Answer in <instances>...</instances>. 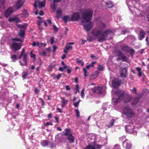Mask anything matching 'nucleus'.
Wrapping results in <instances>:
<instances>
[{"mask_svg": "<svg viewBox=\"0 0 149 149\" xmlns=\"http://www.w3.org/2000/svg\"><path fill=\"white\" fill-rule=\"evenodd\" d=\"M120 93L122 100H123L125 103L130 102L131 100V97L129 95L122 92L120 91Z\"/></svg>", "mask_w": 149, "mask_h": 149, "instance_id": "7", "label": "nucleus"}, {"mask_svg": "<svg viewBox=\"0 0 149 149\" xmlns=\"http://www.w3.org/2000/svg\"><path fill=\"white\" fill-rule=\"evenodd\" d=\"M41 144L43 146L45 147L48 145V141L47 140H43L41 142Z\"/></svg>", "mask_w": 149, "mask_h": 149, "instance_id": "28", "label": "nucleus"}, {"mask_svg": "<svg viewBox=\"0 0 149 149\" xmlns=\"http://www.w3.org/2000/svg\"><path fill=\"white\" fill-rule=\"evenodd\" d=\"M16 21L17 22H20V21L19 20V18L16 17H10L9 19V21L10 22H12L13 21Z\"/></svg>", "mask_w": 149, "mask_h": 149, "instance_id": "21", "label": "nucleus"}, {"mask_svg": "<svg viewBox=\"0 0 149 149\" xmlns=\"http://www.w3.org/2000/svg\"><path fill=\"white\" fill-rule=\"evenodd\" d=\"M113 149H121L120 148V146L118 145H116Z\"/></svg>", "mask_w": 149, "mask_h": 149, "instance_id": "61", "label": "nucleus"}, {"mask_svg": "<svg viewBox=\"0 0 149 149\" xmlns=\"http://www.w3.org/2000/svg\"><path fill=\"white\" fill-rule=\"evenodd\" d=\"M53 29L55 31H58V29L55 25H53Z\"/></svg>", "mask_w": 149, "mask_h": 149, "instance_id": "62", "label": "nucleus"}, {"mask_svg": "<svg viewBox=\"0 0 149 149\" xmlns=\"http://www.w3.org/2000/svg\"><path fill=\"white\" fill-rule=\"evenodd\" d=\"M22 46V43H19L15 42H13L12 43L10 46V48L13 51L16 53L17 50L21 48Z\"/></svg>", "mask_w": 149, "mask_h": 149, "instance_id": "6", "label": "nucleus"}, {"mask_svg": "<svg viewBox=\"0 0 149 149\" xmlns=\"http://www.w3.org/2000/svg\"><path fill=\"white\" fill-rule=\"evenodd\" d=\"M116 120L114 119H112L110 121V123L107 125V126L109 128L111 127L112 126L115 122Z\"/></svg>", "mask_w": 149, "mask_h": 149, "instance_id": "27", "label": "nucleus"}, {"mask_svg": "<svg viewBox=\"0 0 149 149\" xmlns=\"http://www.w3.org/2000/svg\"><path fill=\"white\" fill-rule=\"evenodd\" d=\"M30 55L31 57L33 58L34 59V61H35L36 60V55L34 54H33L32 51L30 53Z\"/></svg>", "mask_w": 149, "mask_h": 149, "instance_id": "42", "label": "nucleus"}, {"mask_svg": "<svg viewBox=\"0 0 149 149\" xmlns=\"http://www.w3.org/2000/svg\"><path fill=\"white\" fill-rule=\"evenodd\" d=\"M74 44V42H70L69 43L67 44L66 45L65 48L64 49V52L65 53L67 54L68 53V51L70 49H72V47L71 46V45Z\"/></svg>", "mask_w": 149, "mask_h": 149, "instance_id": "14", "label": "nucleus"}, {"mask_svg": "<svg viewBox=\"0 0 149 149\" xmlns=\"http://www.w3.org/2000/svg\"><path fill=\"white\" fill-rule=\"evenodd\" d=\"M102 87L100 86L95 87L94 89V92L97 93H99L102 92Z\"/></svg>", "mask_w": 149, "mask_h": 149, "instance_id": "19", "label": "nucleus"}, {"mask_svg": "<svg viewBox=\"0 0 149 149\" xmlns=\"http://www.w3.org/2000/svg\"><path fill=\"white\" fill-rule=\"evenodd\" d=\"M61 76V74H58V75L56 76L55 77H54V78H55L57 80H58L60 79Z\"/></svg>", "mask_w": 149, "mask_h": 149, "instance_id": "56", "label": "nucleus"}, {"mask_svg": "<svg viewBox=\"0 0 149 149\" xmlns=\"http://www.w3.org/2000/svg\"><path fill=\"white\" fill-rule=\"evenodd\" d=\"M62 101V104L66 105L67 104V102L68 100H66L64 98H61Z\"/></svg>", "mask_w": 149, "mask_h": 149, "instance_id": "46", "label": "nucleus"}, {"mask_svg": "<svg viewBox=\"0 0 149 149\" xmlns=\"http://www.w3.org/2000/svg\"><path fill=\"white\" fill-rule=\"evenodd\" d=\"M75 111L76 112V116L77 117H79V111L78 109H76Z\"/></svg>", "mask_w": 149, "mask_h": 149, "instance_id": "59", "label": "nucleus"}, {"mask_svg": "<svg viewBox=\"0 0 149 149\" xmlns=\"http://www.w3.org/2000/svg\"><path fill=\"white\" fill-rule=\"evenodd\" d=\"M122 59L123 61L127 62L128 58L125 55H123L122 57Z\"/></svg>", "mask_w": 149, "mask_h": 149, "instance_id": "39", "label": "nucleus"}, {"mask_svg": "<svg viewBox=\"0 0 149 149\" xmlns=\"http://www.w3.org/2000/svg\"><path fill=\"white\" fill-rule=\"evenodd\" d=\"M85 149H95V147L89 144L86 146Z\"/></svg>", "mask_w": 149, "mask_h": 149, "instance_id": "37", "label": "nucleus"}, {"mask_svg": "<svg viewBox=\"0 0 149 149\" xmlns=\"http://www.w3.org/2000/svg\"><path fill=\"white\" fill-rule=\"evenodd\" d=\"M45 0H44L42 2H40L39 7L40 8L44 7L45 6Z\"/></svg>", "mask_w": 149, "mask_h": 149, "instance_id": "31", "label": "nucleus"}, {"mask_svg": "<svg viewBox=\"0 0 149 149\" xmlns=\"http://www.w3.org/2000/svg\"><path fill=\"white\" fill-rule=\"evenodd\" d=\"M62 13V11L61 10H57L56 11V17L59 19L61 17Z\"/></svg>", "mask_w": 149, "mask_h": 149, "instance_id": "29", "label": "nucleus"}, {"mask_svg": "<svg viewBox=\"0 0 149 149\" xmlns=\"http://www.w3.org/2000/svg\"><path fill=\"white\" fill-rule=\"evenodd\" d=\"M124 115L128 118H132L135 115V113L133 110L128 106L125 107L123 110V113L122 115L123 118H125Z\"/></svg>", "mask_w": 149, "mask_h": 149, "instance_id": "5", "label": "nucleus"}, {"mask_svg": "<svg viewBox=\"0 0 149 149\" xmlns=\"http://www.w3.org/2000/svg\"><path fill=\"white\" fill-rule=\"evenodd\" d=\"M25 33L24 31V30H20L19 31V35L21 38H24Z\"/></svg>", "mask_w": 149, "mask_h": 149, "instance_id": "34", "label": "nucleus"}, {"mask_svg": "<svg viewBox=\"0 0 149 149\" xmlns=\"http://www.w3.org/2000/svg\"><path fill=\"white\" fill-rule=\"evenodd\" d=\"M84 89L83 88L82 89V90L81 91V97L83 98H84Z\"/></svg>", "mask_w": 149, "mask_h": 149, "instance_id": "53", "label": "nucleus"}, {"mask_svg": "<svg viewBox=\"0 0 149 149\" xmlns=\"http://www.w3.org/2000/svg\"><path fill=\"white\" fill-rule=\"evenodd\" d=\"M136 1L135 0H132L129 1V2H128V1H126V3L127 6L129 7V9L131 11V10H130V7H131L135 8V4L136 3Z\"/></svg>", "mask_w": 149, "mask_h": 149, "instance_id": "11", "label": "nucleus"}, {"mask_svg": "<svg viewBox=\"0 0 149 149\" xmlns=\"http://www.w3.org/2000/svg\"><path fill=\"white\" fill-rule=\"evenodd\" d=\"M108 107V105L107 104L104 103V104L102 106V108L105 111L107 110V109Z\"/></svg>", "mask_w": 149, "mask_h": 149, "instance_id": "43", "label": "nucleus"}, {"mask_svg": "<svg viewBox=\"0 0 149 149\" xmlns=\"http://www.w3.org/2000/svg\"><path fill=\"white\" fill-rule=\"evenodd\" d=\"M112 102L114 105L117 104L122 100L120 91L117 90L116 91L112 92Z\"/></svg>", "mask_w": 149, "mask_h": 149, "instance_id": "3", "label": "nucleus"}, {"mask_svg": "<svg viewBox=\"0 0 149 149\" xmlns=\"http://www.w3.org/2000/svg\"><path fill=\"white\" fill-rule=\"evenodd\" d=\"M140 99V97L139 96H137L135 97L133 100L132 103V104L133 105H135L139 102Z\"/></svg>", "mask_w": 149, "mask_h": 149, "instance_id": "25", "label": "nucleus"}, {"mask_svg": "<svg viewBox=\"0 0 149 149\" xmlns=\"http://www.w3.org/2000/svg\"><path fill=\"white\" fill-rule=\"evenodd\" d=\"M100 26L101 28H104L106 26V25L104 23L102 22L100 24Z\"/></svg>", "mask_w": 149, "mask_h": 149, "instance_id": "54", "label": "nucleus"}, {"mask_svg": "<svg viewBox=\"0 0 149 149\" xmlns=\"http://www.w3.org/2000/svg\"><path fill=\"white\" fill-rule=\"evenodd\" d=\"M94 147H95V149H100L102 147V145L99 144H95L93 145Z\"/></svg>", "mask_w": 149, "mask_h": 149, "instance_id": "36", "label": "nucleus"}, {"mask_svg": "<svg viewBox=\"0 0 149 149\" xmlns=\"http://www.w3.org/2000/svg\"><path fill=\"white\" fill-rule=\"evenodd\" d=\"M145 35V33L143 30H141L139 33V35L138 37L139 39V40H142L144 37Z\"/></svg>", "mask_w": 149, "mask_h": 149, "instance_id": "18", "label": "nucleus"}, {"mask_svg": "<svg viewBox=\"0 0 149 149\" xmlns=\"http://www.w3.org/2000/svg\"><path fill=\"white\" fill-rule=\"evenodd\" d=\"M27 72H25L24 73L23 75L22 76V77L24 78V79L25 78L27 77Z\"/></svg>", "mask_w": 149, "mask_h": 149, "instance_id": "64", "label": "nucleus"}, {"mask_svg": "<svg viewBox=\"0 0 149 149\" xmlns=\"http://www.w3.org/2000/svg\"><path fill=\"white\" fill-rule=\"evenodd\" d=\"M63 133L64 135L68 136L72 134L71 132L70 129L69 128L65 129Z\"/></svg>", "mask_w": 149, "mask_h": 149, "instance_id": "20", "label": "nucleus"}, {"mask_svg": "<svg viewBox=\"0 0 149 149\" xmlns=\"http://www.w3.org/2000/svg\"><path fill=\"white\" fill-rule=\"evenodd\" d=\"M63 19L65 23H67L70 19V17L68 15H65L63 17Z\"/></svg>", "mask_w": 149, "mask_h": 149, "instance_id": "30", "label": "nucleus"}, {"mask_svg": "<svg viewBox=\"0 0 149 149\" xmlns=\"http://www.w3.org/2000/svg\"><path fill=\"white\" fill-rule=\"evenodd\" d=\"M132 91L134 94H137L136 89L135 87L133 88V89L132 90Z\"/></svg>", "mask_w": 149, "mask_h": 149, "instance_id": "55", "label": "nucleus"}, {"mask_svg": "<svg viewBox=\"0 0 149 149\" xmlns=\"http://www.w3.org/2000/svg\"><path fill=\"white\" fill-rule=\"evenodd\" d=\"M130 47L127 46H124L122 48V50L125 51L126 52H129V49Z\"/></svg>", "mask_w": 149, "mask_h": 149, "instance_id": "26", "label": "nucleus"}, {"mask_svg": "<svg viewBox=\"0 0 149 149\" xmlns=\"http://www.w3.org/2000/svg\"><path fill=\"white\" fill-rule=\"evenodd\" d=\"M117 55L119 56H121L123 55L122 53L120 51H118Z\"/></svg>", "mask_w": 149, "mask_h": 149, "instance_id": "58", "label": "nucleus"}, {"mask_svg": "<svg viewBox=\"0 0 149 149\" xmlns=\"http://www.w3.org/2000/svg\"><path fill=\"white\" fill-rule=\"evenodd\" d=\"M127 69L124 68L120 71V76L121 77L124 78L127 76Z\"/></svg>", "mask_w": 149, "mask_h": 149, "instance_id": "16", "label": "nucleus"}, {"mask_svg": "<svg viewBox=\"0 0 149 149\" xmlns=\"http://www.w3.org/2000/svg\"><path fill=\"white\" fill-rule=\"evenodd\" d=\"M93 26L92 22H90L89 24L83 25L84 29L87 32L88 31L91 30L93 27Z\"/></svg>", "mask_w": 149, "mask_h": 149, "instance_id": "12", "label": "nucleus"}, {"mask_svg": "<svg viewBox=\"0 0 149 149\" xmlns=\"http://www.w3.org/2000/svg\"><path fill=\"white\" fill-rule=\"evenodd\" d=\"M77 62L79 64H81L82 66H83L84 65V62L82 61L81 60H79V59H77Z\"/></svg>", "mask_w": 149, "mask_h": 149, "instance_id": "47", "label": "nucleus"}, {"mask_svg": "<svg viewBox=\"0 0 149 149\" xmlns=\"http://www.w3.org/2000/svg\"><path fill=\"white\" fill-rule=\"evenodd\" d=\"M106 6L107 8H110L113 6V4L111 1H106L105 2Z\"/></svg>", "mask_w": 149, "mask_h": 149, "instance_id": "23", "label": "nucleus"}, {"mask_svg": "<svg viewBox=\"0 0 149 149\" xmlns=\"http://www.w3.org/2000/svg\"><path fill=\"white\" fill-rule=\"evenodd\" d=\"M80 101V100H78V101L77 102L74 103V106L75 107H78V105L79 104Z\"/></svg>", "mask_w": 149, "mask_h": 149, "instance_id": "48", "label": "nucleus"}, {"mask_svg": "<svg viewBox=\"0 0 149 149\" xmlns=\"http://www.w3.org/2000/svg\"><path fill=\"white\" fill-rule=\"evenodd\" d=\"M112 31L109 30L105 31L103 32L101 31H97L95 32L92 31V34L95 37H98L97 41L102 42L107 40V37L109 34L112 33Z\"/></svg>", "mask_w": 149, "mask_h": 149, "instance_id": "1", "label": "nucleus"}, {"mask_svg": "<svg viewBox=\"0 0 149 149\" xmlns=\"http://www.w3.org/2000/svg\"><path fill=\"white\" fill-rule=\"evenodd\" d=\"M29 16V14L27 13V10L25 9L24 10V12L21 15V17L22 18H26Z\"/></svg>", "mask_w": 149, "mask_h": 149, "instance_id": "22", "label": "nucleus"}, {"mask_svg": "<svg viewBox=\"0 0 149 149\" xmlns=\"http://www.w3.org/2000/svg\"><path fill=\"white\" fill-rule=\"evenodd\" d=\"M51 8L52 9H53L54 10L56 9V5L54 3L51 4Z\"/></svg>", "mask_w": 149, "mask_h": 149, "instance_id": "49", "label": "nucleus"}, {"mask_svg": "<svg viewBox=\"0 0 149 149\" xmlns=\"http://www.w3.org/2000/svg\"><path fill=\"white\" fill-rule=\"evenodd\" d=\"M93 11L92 10L87 9L84 10L82 13V18L83 20L81 21V23L89 22L92 18Z\"/></svg>", "mask_w": 149, "mask_h": 149, "instance_id": "2", "label": "nucleus"}, {"mask_svg": "<svg viewBox=\"0 0 149 149\" xmlns=\"http://www.w3.org/2000/svg\"><path fill=\"white\" fill-rule=\"evenodd\" d=\"M40 92V90L37 88H35L34 93L36 94H38Z\"/></svg>", "mask_w": 149, "mask_h": 149, "instance_id": "51", "label": "nucleus"}, {"mask_svg": "<svg viewBox=\"0 0 149 149\" xmlns=\"http://www.w3.org/2000/svg\"><path fill=\"white\" fill-rule=\"evenodd\" d=\"M129 51L130 52V54L131 56L133 57L134 54L135 50L133 49L130 48L129 49Z\"/></svg>", "mask_w": 149, "mask_h": 149, "instance_id": "41", "label": "nucleus"}, {"mask_svg": "<svg viewBox=\"0 0 149 149\" xmlns=\"http://www.w3.org/2000/svg\"><path fill=\"white\" fill-rule=\"evenodd\" d=\"M123 146L125 149H130L132 148V145L130 141L127 140H125L123 142Z\"/></svg>", "mask_w": 149, "mask_h": 149, "instance_id": "8", "label": "nucleus"}, {"mask_svg": "<svg viewBox=\"0 0 149 149\" xmlns=\"http://www.w3.org/2000/svg\"><path fill=\"white\" fill-rule=\"evenodd\" d=\"M11 40L13 41H19L21 42H22L23 41V40L16 38H12Z\"/></svg>", "mask_w": 149, "mask_h": 149, "instance_id": "38", "label": "nucleus"}, {"mask_svg": "<svg viewBox=\"0 0 149 149\" xmlns=\"http://www.w3.org/2000/svg\"><path fill=\"white\" fill-rule=\"evenodd\" d=\"M36 45H37L38 46H39V43L38 42H36L35 41H34L32 44V45L34 47L36 46Z\"/></svg>", "mask_w": 149, "mask_h": 149, "instance_id": "50", "label": "nucleus"}, {"mask_svg": "<svg viewBox=\"0 0 149 149\" xmlns=\"http://www.w3.org/2000/svg\"><path fill=\"white\" fill-rule=\"evenodd\" d=\"M104 68V67L103 66L99 64L97 68L99 70L101 71H102L103 70Z\"/></svg>", "mask_w": 149, "mask_h": 149, "instance_id": "45", "label": "nucleus"}, {"mask_svg": "<svg viewBox=\"0 0 149 149\" xmlns=\"http://www.w3.org/2000/svg\"><path fill=\"white\" fill-rule=\"evenodd\" d=\"M86 69L85 68H83V70L84 72V75L86 77L87 76L88 74L87 72Z\"/></svg>", "mask_w": 149, "mask_h": 149, "instance_id": "52", "label": "nucleus"}, {"mask_svg": "<svg viewBox=\"0 0 149 149\" xmlns=\"http://www.w3.org/2000/svg\"><path fill=\"white\" fill-rule=\"evenodd\" d=\"M27 26V24L25 23L24 24L22 25L19 24L17 26L19 27L24 29H25Z\"/></svg>", "mask_w": 149, "mask_h": 149, "instance_id": "35", "label": "nucleus"}, {"mask_svg": "<svg viewBox=\"0 0 149 149\" xmlns=\"http://www.w3.org/2000/svg\"><path fill=\"white\" fill-rule=\"evenodd\" d=\"M13 12V7H10L5 11L4 13V16L6 17H8Z\"/></svg>", "mask_w": 149, "mask_h": 149, "instance_id": "10", "label": "nucleus"}, {"mask_svg": "<svg viewBox=\"0 0 149 149\" xmlns=\"http://www.w3.org/2000/svg\"><path fill=\"white\" fill-rule=\"evenodd\" d=\"M76 89V91L75 92V93H77V92H79V86L78 85H77L75 86Z\"/></svg>", "mask_w": 149, "mask_h": 149, "instance_id": "60", "label": "nucleus"}, {"mask_svg": "<svg viewBox=\"0 0 149 149\" xmlns=\"http://www.w3.org/2000/svg\"><path fill=\"white\" fill-rule=\"evenodd\" d=\"M136 69L137 71L138 72V76L139 77H140L142 76V72L141 71V69L139 67H136Z\"/></svg>", "mask_w": 149, "mask_h": 149, "instance_id": "32", "label": "nucleus"}, {"mask_svg": "<svg viewBox=\"0 0 149 149\" xmlns=\"http://www.w3.org/2000/svg\"><path fill=\"white\" fill-rule=\"evenodd\" d=\"M48 145L51 148H53L54 146V144L53 142H49V143H48Z\"/></svg>", "mask_w": 149, "mask_h": 149, "instance_id": "57", "label": "nucleus"}, {"mask_svg": "<svg viewBox=\"0 0 149 149\" xmlns=\"http://www.w3.org/2000/svg\"><path fill=\"white\" fill-rule=\"evenodd\" d=\"M19 59L21 60L19 61V62L21 66H25L27 65V54L25 52V49L24 48L22 49L21 53L19 56Z\"/></svg>", "mask_w": 149, "mask_h": 149, "instance_id": "4", "label": "nucleus"}, {"mask_svg": "<svg viewBox=\"0 0 149 149\" xmlns=\"http://www.w3.org/2000/svg\"><path fill=\"white\" fill-rule=\"evenodd\" d=\"M96 63L95 62H92L91 64L86 65V69H89L90 68H93V65Z\"/></svg>", "mask_w": 149, "mask_h": 149, "instance_id": "33", "label": "nucleus"}, {"mask_svg": "<svg viewBox=\"0 0 149 149\" xmlns=\"http://www.w3.org/2000/svg\"><path fill=\"white\" fill-rule=\"evenodd\" d=\"M125 128L126 131L127 132L132 133L133 132V130L134 129V126L132 125L131 126L128 125L125 126Z\"/></svg>", "mask_w": 149, "mask_h": 149, "instance_id": "15", "label": "nucleus"}, {"mask_svg": "<svg viewBox=\"0 0 149 149\" xmlns=\"http://www.w3.org/2000/svg\"><path fill=\"white\" fill-rule=\"evenodd\" d=\"M90 57L95 59H97L98 58L95 56L94 54H92L90 56Z\"/></svg>", "mask_w": 149, "mask_h": 149, "instance_id": "63", "label": "nucleus"}, {"mask_svg": "<svg viewBox=\"0 0 149 149\" xmlns=\"http://www.w3.org/2000/svg\"><path fill=\"white\" fill-rule=\"evenodd\" d=\"M79 17V13H74L73 14L70 20L72 21H77L78 20Z\"/></svg>", "mask_w": 149, "mask_h": 149, "instance_id": "13", "label": "nucleus"}, {"mask_svg": "<svg viewBox=\"0 0 149 149\" xmlns=\"http://www.w3.org/2000/svg\"><path fill=\"white\" fill-rule=\"evenodd\" d=\"M11 58L13 60V62H15L17 60V56L14 54L11 56Z\"/></svg>", "mask_w": 149, "mask_h": 149, "instance_id": "40", "label": "nucleus"}, {"mask_svg": "<svg viewBox=\"0 0 149 149\" xmlns=\"http://www.w3.org/2000/svg\"><path fill=\"white\" fill-rule=\"evenodd\" d=\"M39 3L40 2H39L38 1H35V3L34 4V7L36 8L38 7V6H39Z\"/></svg>", "mask_w": 149, "mask_h": 149, "instance_id": "44", "label": "nucleus"}, {"mask_svg": "<svg viewBox=\"0 0 149 149\" xmlns=\"http://www.w3.org/2000/svg\"><path fill=\"white\" fill-rule=\"evenodd\" d=\"M121 81L118 78H115L112 81V86L114 88L118 87L120 84Z\"/></svg>", "mask_w": 149, "mask_h": 149, "instance_id": "9", "label": "nucleus"}, {"mask_svg": "<svg viewBox=\"0 0 149 149\" xmlns=\"http://www.w3.org/2000/svg\"><path fill=\"white\" fill-rule=\"evenodd\" d=\"M67 139L70 143H72L74 142V137L72 135V134H71V135L68 136Z\"/></svg>", "mask_w": 149, "mask_h": 149, "instance_id": "24", "label": "nucleus"}, {"mask_svg": "<svg viewBox=\"0 0 149 149\" xmlns=\"http://www.w3.org/2000/svg\"><path fill=\"white\" fill-rule=\"evenodd\" d=\"M23 3L22 0H18L15 5L17 10H18L23 5Z\"/></svg>", "mask_w": 149, "mask_h": 149, "instance_id": "17", "label": "nucleus"}]
</instances>
